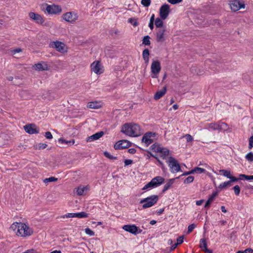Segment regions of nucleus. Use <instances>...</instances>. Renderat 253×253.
Returning a JSON list of instances; mask_svg holds the SVG:
<instances>
[{
  "label": "nucleus",
  "instance_id": "f257e3e1",
  "mask_svg": "<svg viewBox=\"0 0 253 253\" xmlns=\"http://www.w3.org/2000/svg\"><path fill=\"white\" fill-rule=\"evenodd\" d=\"M10 229L14 231L16 230V235L23 237L30 236L33 233L32 229L23 223H13L11 225Z\"/></svg>",
  "mask_w": 253,
  "mask_h": 253
},
{
  "label": "nucleus",
  "instance_id": "f03ea898",
  "mask_svg": "<svg viewBox=\"0 0 253 253\" xmlns=\"http://www.w3.org/2000/svg\"><path fill=\"white\" fill-rule=\"evenodd\" d=\"M121 132L131 137H137L141 135L140 126L133 123H126L123 125Z\"/></svg>",
  "mask_w": 253,
  "mask_h": 253
},
{
  "label": "nucleus",
  "instance_id": "7ed1b4c3",
  "mask_svg": "<svg viewBox=\"0 0 253 253\" xmlns=\"http://www.w3.org/2000/svg\"><path fill=\"white\" fill-rule=\"evenodd\" d=\"M159 200L158 196L153 195L142 199L140 203L142 204V208L145 209L152 207L156 204Z\"/></svg>",
  "mask_w": 253,
  "mask_h": 253
},
{
  "label": "nucleus",
  "instance_id": "20e7f679",
  "mask_svg": "<svg viewBox=\"0 0 253 253\" xmlns=\"http://www.w3.org/2000/svg\"><path fill=\"white\" fill-rule=\"evenodd\" d=\"M165 179L160 176L153 178L149 182L146 184L142 188V190H146L148 188L157 187L164 183Z\"/></svg>",
  "mask_w": 253,
  "mask_h": 253
},
{
  "label": "nucleus",
  "instance_id": "39448f33",
  "mask_svg": "<svg viewBox=\"0 0 253 253\" xmlns=\"http://www.w3.org/2000/svg\"><path fill=\"white\" fill-rule=\"evenodd\" d=\"M167 163L172 173H175L181 171L180 167L178 161L173 157H169L168 160L167 161Z\"/></svg>",
  "mask_w": 253,
  "mask_h": 253
},
{
  "label": "nucleus",
  "instance_id": "423d86ee",
  "mask_svg": "<svg viewBox=\"0 0 253 253\" xmlns=\"http://www.w3.org/2000/svg\"><path fill=\"white\" fill-rule=\"evenodd\" d=\"M209 128L213 130L224 131L227 130L229 127L227 124L219 121L217 123L210 124Z\"/></svg>",
  "mask_w": 253,
  "mask_h": 253
},
{
  "label": "nucleus",
  "instance_id": "0eeeda50",
  "mask_svg": "<svg viewBox=\"0 0 253 253\" xmlns=\"http://www.w3.org/2000/svg\"><path fill=\"white\" fill-rule=\"evenodd\" d=\"M158 134L152 131L146 132L141 139V142H154L157 140Z\"/></svg>",
  "mask_w": 253,
  "mask_h": 253
},
{
  "label": "nucleus",
  "instance_id": "6e6552de",
  "mask_svg": "<svg viewBox=\"0 0 253 253\" xmlns=\"http://www.w3.org/2000/svg\"><path fill=\"white\" fill-rule=\"evenodd\" d=\"M62 18L68 22L74 23L78 19V15L75 12H67L63 15Z\"/></svg>",
  "mask_w": 253,
  "mask_h": 253
},
{
  "label": "nucleus",
  "instance_id": "1a4fd4ad",
  "mask_svg": "<svg viewBox=\"0 0 253 253\" xmlns=\"http://www.w3.org/2000/svg\"><path fill=\"white\" fill-rule=\"evenodd\" d=\"M170 11V7L169 4L167 3L163 4L159 10L161 18L163 20H165L168 17Z\"/></svg>",
  "mask_w": 253,
  "mask_h": 253
},
{
  "label": "nucleus",
  "instance_id": "9d476101",
  "mask_svg": "<svg viewBox=\"0 0 253 253\" xmlns=\"http://www.w3.org/2000/svg\"><path fill=\"white\" fill-rule=\"evenodd\" d=\"M49 45L51 47L56 48L58 51L61 53H64L67 51L65 44L61 42H52L50 43Z\"/></svg>",
  "mask_w": 253,
  "mask_h": 253
},
{
  "label": "nucleus",
  "instance_id": "9b49d317",
  "mask_svg": "<svg viewBox=\"0 0 253 253\" xmlns=\"http://www.w3.org/2000/svg\"><path fill=\"white\" fill-rule=\"evenodd\" d=\"M231 9L234 11H237L241 8H244L245 5L244 2L238 0H233L230 1Z\"/></svg>",
  "mask_w": 253,
  "mask_h": 253
},
{
  "label": "nucleus",
  "instance_id": "f8f14e48",
  "mask_svg": "<svg viewBox=\"0 0 253 253\" xmlns=\"http://www.w3.org/2000/svg\"><path fill=\"white\" fill-rule=\"evenodd\" d=\"M25 131L30 134H36L39 132V128L34 124H30L24 126Z\"/></svg>",
  "mask_w": 253,
  "mask_h": 253
},
{
  "label": "nucleus",
  "instance_id": "ddd939ff",
  "mask_svg": "<svg viewBox=\"0 0 253 253\" xmlns=\"http://www.w3.org/2000/svg\"><path fill=\"white\" fill-rule=\"evenodd\" d=\"M46 11L49 13L51 14H55L59 13L61 12L62 9L60 6L57 5H47L46 9Z\"/></svg>",
  "mask_w": 253,
  "mask_h": 253
},
{
  "label": "nucleus",
  "instance_id": "4468645a",
  "mask_svg": "<svg viewBox=\"0 0 253 253\" xmlns=\"http://www.w3.org/2000/svg\"><path fill=\"white\" fill-rule=\"evenodd\" d=\"M88 216V214L82 211L78 213H68L62 216V218H71V217H77L79 218H86Z\"/></svg>",
  "mask_w": 253,
  "mask_h": 253
},
{
  "label": "nucleus",
  "instance_id": "2eb2a0df",
  "mask_svg": "<svg viewBox=\"0 0 253 253\" xmlns=\"http://www.w3.org/2000/svg\"><path fill=\"white\" fill-rule=\"evenodd\" d=\"M29 16L31 19L34 20L37 24L43 25L44 20L41 15L33 12H30L29 13Z\"/></svg>",
  "mask_w": 253,
  "mask_h": 253
},
{
  "label": "nucleus",
  "instance_id": "dca6fc26",
  "mask_svg": "<svg viewBox=\"0 0 253 253\" xmlns=\"http://www.w3.org/2000/svg\"><path fill=\"white\" fill-rule=\"evenodd\" d=\"M151 72L154 74H158L161 71L160 62L158 61H153L151 66Z\"/></svg>",
  "mask_w": 253,
  "mask_h": 253
},
{
  "label": "nucleus",
  "instance_id": "f3484780",
  "mask_svg": "<svg viewBox=\"0 0 253 253\" xmlns=\"http://www.w3.org/2000/svg\"><path fill=\"white\" fill-rule=\"evenodd\" d=\"M123 229L125 231L128 232L132 234L136 235L137 231V227L134 224H126L123 226Z\"/></svg>",
  "mask_w": 253,
  "mask_h": 253
},
{
  "label": "nucleus",
  "instance_id": "a211bd4d",
  "mask_svg": "<svg viewBox=\"0 0 253 253\" xmlns=\"http://www.w3.org/2000/svg\"><path fill=\"white\" fill-rule=\"evenodd\" d=\"M104 134V132L102 131L97 132L96 133L88 136L86 138V141L87 142H91L92 141L96 140L101 137Z\"/></svg>",
  "mask_w": 253,
  "mask_h": 253
},
{
  "label": "nucleus",
  "instance_id": "6ab92c4d",
  "mask_svg": "<svg viewBox=\"0 0 253 253\" xmlns=\"http://www.w3.org/2000/svg\"><path fill=\"white\" fill-rule=\"evenodd\" d=\"M91 71L97 74H100L102 73L100 71V64L99 62H94L91 64Z\"/></svg>",
  "mask_w": 253,
  "mask_h": 253
},
{
  "label": "nucleus",
  "instance_id": "aec40b11",
  "mask_svg": "<svg viewBox=\"0 0 253 253\" xmlns=\"http://www.w3.org/2000/svg\"><path fill=\"white\" fill-rule=\"evenodd\" d=\"M166 32L165 29H159L156 33V41L158 42H162L165 41L164 37L165 33Z\"/></svg>",
  "mask_w": 253,
  "mask_h": 253
},
{
  "label": "nucleus",
  "instance_id": "412c9836",
  "mask_svg": "<svg viewBox=\"0 0 253 253\" xmlns=\"http://www.w3.org/2000/svg\"><path fill=\"white\" fill-rule=\"evenodd\" d=\"M167 91V87L164 86L162 90L157 91L154 95V99L158 100L165 94Z\"/></svg>",
  "mask_w": 253,
  "mask_h": 253
},
{
  "label": "nucleus",
  "instance_id": "4be33fe9",
  "mask_svg": "<svg viewBox=\"0 0 253 253\" xmlns=\"http://www.w3.org/2000/svg\"><path fill=\"white\" fill-rule=\"evenodd\" d=\"M34 67L36 70L38 71H46L48 69L47 65L45 63H39L35 64Z\"/></svg>",
  "mask_w": 253,
  "mask_h": 253
},
{
  "label": "nucleus",
  "instance_id": "5701e85b",
  "mask_svg": "<svg viewBox=\"0 0 253 253\" xmlns=\"http://www.w3.org/2000/svg\"><path fill=\"white\" fill-rule=\"evenodd\" d=\"M161 149L162 150L159 152L160 153V156L163 159H165L166 157L169 155V151L168 149L163 147H162Z\"/></svg>",
  "mask_w": 253,
  "mask_h": 253
},
{
  "label": "nucleus",
  "instance_id": "b1692460",
  "mask_svg": "<svg viewBox=\"0 0 253 253\" xmlns=\"http://www.w3.org/2000/svg\"><path fill=\"white\" fill-rule=\"evenodd\" d=\"M124 144V143H115L114 147L116 150L123 149L129 148L131 145V143H126V145H123Z\"/></svg>",
  "mask_w": 253,
  "mask_h": 253
},
{
  "label": "nucleus",
  "instance_id": "393cba45",
  "mask_svg": "<svg viewBox=\"0 0 253 253\" xmlns=\"http://www.w3.org/2000/svg\"><path fill=\"white\" fill-rule=\"evenodd\" d=\"M174 179H170L164 185V188L162 190V192L164 193L168 190L174 182Z\"/></svg>",
  "mask_w": 253,
  "mask_h": 253
},
{
  "label": "nucleus",
  "instance_id": "a878e982",
  "mask_svg": "<svg viewBox=\"0 0 253 253\" xmlns=\"http://www.w3.org/2000/svg\"><path fill=\"white\" fill-rule=\"evenodd\" d=\"M162 147H160L159 145H157V143H153V145H152L150 148H149V150L150 151H152L154 152H160V151H161V150H162Z\"/></svg>",
  "mask_w": 253,
  "mask_h": 253
},
{
  "label": "nucleus",
  "instance_id": "bb28decb",
  "mask_svg": "<svg viewBox=\"0 0 253 253\" xmlns=\"http://www.w3.org/2000/svg\"><path fill=\"white\" fill-rule=\"evenodd\" d=\"M101 105L97 102H89L87 107L91 109H98L100 107Z\"/></svg>",
  "mask_w": 253,
  "mask_h": 253
},
{
  "label": "nucleus",
  "instance_id": "cd10ccee",
  "mask_svg": "<svg viewBox=\"0 0 253 253\" xmlns=\"http://www.w3.org/2000/svg\"><path fill=\"white\" fill-rule=\"evenodd\" d=\"M163 19L159 18H157L155 21V24L157 28H162L164 26V23L162 21Z\"/></svg>",
  "mask_w": 253,
  "mask_h": 253
},
{
  "label": "nucleus",
  "instance_id": "c85d7f7f",
  "mask_svg": "<svg viewBox=\"0 0 253 253\" xmlns=\"http://www.w3.org/2000/svg\"><path fill=\"white\" fill-rule=\"evenodd\" d=\"M47 146L46 143H36L34 145L35 149H43Z\"/></svg>",
  "mask_w": 253,
  "mask_h": 253
},
{
  "label": "nucleus",
  "instance_id": "c756f323",
  "mask_svg": "<svg viewBox=\"0 0 253 253\" xmlns=\"http://www.w3.org/2000/svg\"><path fill=\"white\" fill-rule=\"evenodd\" d=\"M200 247L203 251L207 248V244L205 239H201L200 241Z\"/></svg>",
  "mask_w": 253,
  "mask_h": 253
},
{
  "label": "nucleus",
  "instance_id": "7c9ffc66",
  "mask_svg": "<svg viewBox=\"0 0 253 253\" xmlns=\"http://www.w3.org/2000/svg\"><path fill=\"white\" fill-rule=\"evenodd\" d=\"M193 173H205L206 170L205 169L199 168V167H196L194 169H192Z\"/></svg>",
  "mask_w": 253,
  "mask_h": 253
},
{
  "label": "nucleus",
  "instance_id": "2f4dec72",
  "mask_svg": "<svg viewBox=\"0 0 253 253\" xmlns=\"http://www.w3.org/2000/svg\"><path fill=\"white\" fill-rule=\"evenodd\" d=\"M150 37L147 35L144 37L143 39L142 43L145 45H149L151 44V42L150 41Z\"/></svg>",
  "mask_w": 253,
  "mask_h": 253
},
{
  "label": "nucleus",
  "instance_id": "473e14b6",
  "mask_svg": "<svg viewBox=\"0 0 253 253\" xmlns=\"http://www.w3.org/2000/svg\"><path fill=\"white\" fill-rule=\"evenodd\" d=\"M231 185V181H228L221 183L219 186L218 188L219 189H224L226 188L228 186H230Z\"/></svg>",
  "mask_w": 253,
  "mask_h": 253
},
{
  "label": "nucleus",
  "instance_id": "72a5a7b5",
  "mask_svg": "<svg viewBox=\"0 0 253 253\" xmlns=\"http://www.w3.org/2000/svg\"><path fill=\"white\" fill-rule=\"evenodd\" d=\"M184 138H185L187 142H190L193 140V137L190 134H185L182 137H181L180 139H182Z\"/></svg>",
  "mask_w": 253,
  "mask_h": 253
},
{
  "label": "nucleus",
  "instance_id": "f704fd0d",
  "mask_svg": "<svg viewBox=\"0 0 253 253\" xmlns=\"http://www.w3.org/2000/svg\"><path fill=\"white\" fill-rule=\"evenodd\" d=\"M85 189L84 187H79L77 189V194L79 196L83 195Z\"/></svg>",
  "mask_w": 253,
  "mask_h": 253
},
{
  "label": "nucleus",
  "instance_id": "c9c22d12",
  "mask_svg": "<svg viewBox=\"0 0 253 253\" xmlns=\"http://www.w3.org/2000/svg\"><path fill=\"white\" fill-rule=\"evenodd\" d=\"M220 171L222 172V174L224 176L228 178H229V177H230V176H231L230 170L226 169H222L220 170Z\"/></svg>",
  "mask_w": 253,
  "mask_h": 253
},
{
  "label": "nucleus",
  "instance_id": "e433bc0d",
  "mask_svg": "<svg viewBox=\"0 0 253 253\" xmlns=\"http://www.w3.org/2000/svg\"><path fill=\"white\" fill-rule=\"evenodd\" d=\"M104 155L107 158H108L110 160H116L117 157L113 156V155H111L108 152L105 151L104 153Z\"/></svg>",
  "mask_w": 253,
  "mask_h": 253
},
{
  "label": "nucleus",
  "instance_id": "4c0bfd02",
  "mask_svg": "<svg viewBox=\"0 0 253 253\" xmlns=\"http://www.w3.org/2000/svg\"><path fill=\"white\" fill-rule=\"evenodd\" d=\"M245 158L250 162H253V153L250 152L248 153L246 156Z\"/></svg>",
  "mask_w": 253,
  "mask_h": 253
},
{
  "label": "nucleus",
  "instance_id": "58836bf2",
  "mask_svg": "<svg viewBox=\"0 0 253 253\" xmlns=\"http://www.w3.org/2000/svg\"><path fill=\"white\" fill-rule=\"evenodd\" d=\"M194 179V177L193 176H189L187 177L184 180V184H189L193 181Z\"/></svg>",
  "mask_w": 253,
  "mask_h": 253
},
{
  "label": "nucleus",
  "instance_id": "ea45409f",
  "mask_svg": "<svg viewBox=\"0 0 253 253\" xmlns=\"http://www.w3.org/2000/svg\"><path fill=\"white\" fill-rule=\"evenodd\" d=\"M57 180V178L54 177H50L49 178H45L43 180V182L45 183L50 182L56 181Z\"/></svg>",
  "mask_w": 253,
  "mask_h": 253
},
{
  "label": "nucleus",
  "instance_id": "a19ab883",
  "mask_svg": "<svg viewBox=\"0 0 253 253\" xmlns=\"http://www.w3.org/2000/svg\"><path fill=\"white\" fill-rule=\"evenodd\" d=\"M217 194L218 192L216 191L212 193V194L210 196L208 200L212 202L214 200L215 197L217 195Z\"/></svg>",
  "mask_w": 253,
  "mask_h": 253
},
{
  "label": "nucleus",
  "instance_id": "79ce46f5",
  "mask_svg": "<svg viewBox=\"0 0 253 253\" xmlns=\"http://www.w3.org/2000/svg\"><path fill=\"white\" fill-rule=\"evenodd\" d=\"M233 189L234 190V193L236 195L238 196L240 192V187L239 185H235L233 188Z\"/></svg>",
  "mask_w": 253,
  "mask_h": 253
},
{
  "label": "nucleus",
  "instance_id": "37998d69",
  "mask_svg": "<svg viewBox=\"0 0 253 253\" xmlns=\"http://www.w3.org/2000/svg\"><path fill=\"white\" fill-rule=\"evenodd\" d=\"M149 56V50L148 48H145L142 52V57L143 58H148Z\"/></svg>",
  "mask_w": 253,
  "mask_h": 253
},
{
  "label": "nucleus",
  "instance_id": "c03bdc74",
  "mask_svg": "<svg viewBox=\"0 0 253 253\" xmlns=\"http://www.w3.org/2000/svg\"><path fill=\"white\" fill-rule=\"evenodd\" d=\"M84 232L87 235H88L90 236L94 235V232L89 228H85L84 229Z\"/></svg>",
  "mask_w": 253,
  "mask_h": 253
},
{
  "label": "nucleus",
  "instance_id": "a18cd8bd",
  "mask_svg": "<svg viewBox=\"0 0 253 253\" xmlns=\"http://www.w3.org/2000/svg\"><path fill=\"white\" fill-rule=\"evenodd\" d=\"M128 22L130 23L133 26H137L138 25V22L136 19L134 18H129L128 19Z\"/></svg>",
  "mask_w": 253,
  "mask_h": 253
},
{
  "label": "nucleus",
  "instance_id": "49530a36",
  "mask_svg": "<svg viewBox=\"0 0 253 253\" xmlns=\"http://www.w3.org/2000/svg\"><path fill=\"white\" fill-rule=\"evenodd\" d=\"M141 4L145 7H148L151 4V0H141Z\"/></svg>",
  "mask_w": 253,
  "mask_h": 253
},
{
  "label": "nucleus",
  "instance_id": "de8ad7c7",
  "mask_svg": "<svg viewBox=\"0 0 253 253\" xmlns=\"http://www.w3.org/2000/svg\"><path fill=\"white\" fill-rule=\"evenodd\" d=\"M196 227V225L195 224H191L189 225L188 227L187 233L189 234L191 233Z\"/></svg>",
  "mask_w": 253,
  "mask_h": 253
},
{
  "label": "nucleus",
  "instance_id": "09e8293b",
  "mask_svg": "<svg viewBox=\"0 0 253 253\" xmlns=\"http://www.w3.org/2000/svg\"><path fill=\"white\" fill-rule=\"evenodd\" d=\"M59 142H75L74 139H71L70 140H66L65 139H64L63 137H60L58 140Z\"/></svg>",
  "mask_w": 253,
  "mask_h": 253
},
{
  "label": "nucleus",
  "instance_id": "8fccbe9b",
  "mask_svg": "<svg viewBox=\"0 0 253 253\" xmlns=\"http://www.w3.org/2000/svg\"><path fill=\"white\" fill-rule=\"evenodd\" d=\"M44 136L49 140L52 139L53 137L52 134L49 131H46L44 134Z\"/></svg>",
  "mask_w": 253,
  "mask_h": 253
},
{
  "label": "nucleus",
  "instance_id": "3c124183",
  "mask_svg": "<svg viewBox=\"0 0 253 253\" xmlns=\"http://www.w3.org/2000/svg\"><path fill=\"white\" fill-rule=\"evenodd\" d=\"M184 236H179L177 238V243L178 245H180L183 242Z\"/></svg>",
  "mask_w": 253,
  "mask_h": 253
},
{
  "label": "nucleus",
  "instance_id": "603ef678",
  "mask_svg": "<svg viewBox=\"0 0 253 253\" xmlns=\"http://www.w3.org/2000/svg\"><path fill=\"white\" fill-rule=\"evenodd\" d=\"M182 0H168V1L171 4H175L181 2Z\"/></svg>",
  "mask_w": 253,
  "mask_h": 253
},
{
  "label": "nucleus",
  "instance_id": "864d4df0",
  "mask_svg": "<svg viewBox=\"0 0 253 253\" xmlns=\"http://www.w3.org/2000/svg\"><path fill=\"white\" fill-rule=\"evenodd\" d=\"M124 163L126 166L131 165L133 163L132 160L130 159H126L124 161Z\"/></svg>",
  "mask_w": 253,
  "mask_h": 253
},
{
  "label": "nucleus",
  "instance_id": "5fc2aeb1",
  "mask_svg": "<svg viewBox=\"0 0 253 253\" xmlns=\"http://www.w3.org/2000/svg\"><path fill=\"white\" fill-rule=\"evenodd\" d=\"M229 179H230V180H229V181H231V183L232 182H235V181H237L239 180V179H238V178H236V177L232 176V175L230 176V177H229Z\"/></svg>",
  "mask_w": 253,
  "mask_h": 253
},
{
  "label": "nucleus",
  "instance_id": "6e6d98bb",
  "mask_svg": "<svg viewBox=\"0 0 253 253\" xmlns=\"http://www.w3.org/2000/svg\"><path fill=\"white\" fill-rule=\"evenodd\" d=\"M190 174H193V171H192V169L191 170H190V171L185 172L184 173L182 174L180 176L188 175Z\"/></svg>",
  "mask_w": 253,
  "mask_h": 253
},
{
  "label": "nucleus",
  "instance_id": "4d7b16f0",
  "mask_svg": "<svg viewBox=\"0 0 253 253\" xmlns=\"http://www.w3.org/2000/svg\"><path fill=\"white\" fill-rule=\"evenodd\" d=\"M164 210H165L164 208L161 209L159 211H156V212H157L158 215H160L162 214L163 213Z\"/></svg>",
  "mask_w": 253,
  "mask_h": 253
},
{
  "label": "nucleus",
  "instance_id": "13d9d810",
  "mask_svg": "<svg viewBox=\"0 0 253 253\" xmlns=\"http://www.w3.org/2000/svg\"><path fill=\"white\" fill-rule=\"evenodd\" d=\"M128 152L130 153V154H134L135 152H136V150L134 148H130L128 150Z\"/></svg>",
  "mask_w": 253,
  "mask_h": 253
},
{
  "label": "nucleus",
  "instance_id": "bf43d9fd",
  "mask_svg": "<svg viewBox=\"0 0 253 253\" xmlns=\"http://www.w3.org/2000/svg\"><path fill=\"white\" fill-rule=\"evenodd\" d=\"M21 51H22V49L21 48H17L14 49L12 52H13V54H15L16 53H19Z\"/></svg>",
  "mask_w": 253,
  "mask_h": 253
},
{
  "label": "nucleus",
  "instance_id": "052dcab7",
  "mask_svg": "<svg viewBox=\"0 0 253 253\" xmlns=\"http://www.w3.org/2000/svg\"><path fill=\"white\" fill-rule=\"evenodd\" d=\"M147 152H148V154H149V155L151 157H153V158H155L156 159H157V155H154L152 152H151V151L150 150H147Z\"/></svg>",
  "mask_w": 253,
  "mask_h": 253
},
{
  "label": "nucleus",
  "instance_id": "680f3d73",
  "mask_svg": "<svg viewBox=\"0 0 253 253\" xmlns=\"http://www.w3.org/2000/svg\"><path fill=\"white\" fill-rule=\"evenodd\" d=\"M204 201V200H200L197 201L196 202V205H197V206L201 205L203 203Z\"/></svg>",
  "mask_w": 253,
  "mask_h": 253
},
{
  "label": "nucleus",
  "instance_id": "e2e57ef3",
  "mask_svg": "<svg viewBox=\"0 0 253 253\" xmlns=\"http://www.w3.org/2000/svg\"><path fill=\"white\" fill-rule=\"evenodd\" d=\"M211 203V202L207 200L205 205V208H209Z\"/></svg>",
  "mask_w": 253,
  "mask_h": 253
},
{
  "label": "nucleus",
  "instance_id": "0e129e2a",
  "mask_svg": "<svg viewBox=\"0 0 253 253\" xmlns=\"http://www.w3.org/2000/svg\"><path fill=\"white\" fill-rule=\"evenodd\" d=\"M239 177L238 178V179H239V180H241V179H242L243 178H244L245 179H246L247 175L244 174H239Z\"/></svg>",
  "mask_w": 253,
  "mask_h": 253
},
{
  "label": "nucleus",
  "instance_id": "69168bd1",
  "mask_svg": "<svg viewBox=\"0 0 253 253\" xmlns=\"http://www.w3.org/2000/svg\"><path fill=\"white\" fill-rule=\"evenodd\" d=\"M149 27L151 30H152L154 29V22H149Z\"/></svg>",
  "mask_w": 253,
  "mask_h": 253
},
{
  "label": "nucleus",
  "instance_id": "338daca9",
  "mask_svg": "<svg viewBox=\"0 0 253 253\" xmlns=\"http://www.w3.org/2000/svg\"><path fill=\"white\" fill-rule=\"evenodd\" d=\"M246 179L248 180H253V175H247Z\"/></svg>",
  "mask_w": 253,
  "mask_h": 253
},
{
  "label": "nucleus",
  "instance_id": "774afa93",
  "mask_svg": "<svg viewBox=\"0 0 253 253\" xmlns=\"http://www.w3.org/2000/svg\"><path fill=\"white\" fill-rule=\"evenodd\" d=\"M203 251L205 252L206 253H213L212 251L210 249H209L208 248L204 250Z\"/></svg>",
  "mask_w": 253,
  "mask_h": 253
}]
</instances>
